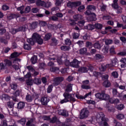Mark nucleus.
<instances>
[{
	"label": "nucleus",
	"instance_id": "61",
	"mask_svg": "<svg viewBox=\"0 0 126 126\" xmlns=\"http://www.w3.org/2000/svg\"><path fill=\"white\" fill-rule=\"evenodd\" d=\"M32 11L33 13H37L39 11V9L38 8H33L32 9Z\"/></svg>",
	"mask_w": 126,
	"mask_h": 126
},
{
	"label": "nucleus",
	"instance_id": "57",
	"mask_svg": "<svg viewBox=\"0 0 126 126\" xmlns=\"http://www.w3.org/2000/svg\"><path fill=\"white\" fill-rule=\"evenodd\" d=\"M87 29H88V30H93V29H94V26L92 25H88L87 26Z\"/></svg>",
	"mask_w": 126,
	"mask_h": 126
},
{
	"label": "nucleus",
	"instance_id": "10",
	"mask_svg": "<svg viewBox=\"0 0 126 126\" xmlns=\"http://www.w3.org/2000/svg\"><path fill=\"white\" fill-rule=\"evenodd\" d=\"M81 4V2L78 1V2H68L67 3V6L68 7H70L71 8H72V7H75V6H79Z\"/></svg>",
	"mask_w": 126,
	"mask_h": 126
},
{
	"label": "nucleus",
	"instance_id": "41",
	"mask_svg": "<svg viewBox=\"0 0 126 126\" xmlns=\"http://www.w3.org/2000/svg\"><path fill=\"white\" fill-rule=\"evenodd\" d=\"M117 27L118 28H121V27H122L123 29H126V25H124V24H121L119 23H117Z\"/></svg>",
	"mask_w": 126,
	"mask_h": 126
},
{
	"label": "nucleus",
	"instance_id": "20",
	"mask_svg": "<svg viewBox=\"0 0 126 126\" xmlns=\"http://www.w3.org/2000/svg\"><path fill=\"white\" fill-rule=\"evenodd\" d=\"M20 16L19 14H11L9 16H7L8 19H13V18H18Z\"/></svg>",
	"mask_w": 126,
	"mask_h": 126
},
{
	"label": "nucleus",
	"instance_id": "1",
	"mask_svg": "<svg viewBox=\"0 0 126 126\" xmlns=\"http://www.w3.org/2000/svg\"><path fill=\"white\" fill-rule=\"evenodd\" d=\"M93 122H94L95 124L98 123L100 126H109L108 124V122H109V119L105 118V115L102 112L98 113L96 116V119L95 118H93Z\"/></svg>",
	"mask_w": 126,
	"mask_h": 126
},
{
	"label": "nucleus",
	"instance_id": "45",
	"mask_svg": "<svg viewBox=\"0 0 126 126\" xmlns=\"http://www.w3.org/2000/svg\"><path fill=\"white\" fill-rule=\"evenodd\" d=\"M116 108L118 109V110L121 111L123 110L124 108H125V106H124V104H119L116 106Z\"/></svg>",
	"mask_w": 126,
	"mask_h": 126
},
{
	"label": "nucleus",
	"instance_id": "13",
	"mask_svg": "<svg viewBox=\"0 0 126 126\" xmlns=\"http://www.w3.org/2000/svg\"><path fill=\"white\" fill-rule=\"evenodd\" d=\"M122 64H121V68H122V70L126 69V58H122L120 60Z\"/></svg>",
	"mask_w": 126,
	"mask_h": 126
},
{
	"label": "nucleus",
	"instance_id": "46",
	"mask_svg": "<svg viewBox=\"0 0 126 126\" xmlns=\"http://www.w3.org/2000/svg\"><path fill=\"white\" fill-rule=\"evenodd\" d=\"M86 46L87 47V48H89V49H91L92 47H93V45H92V43L90 42H87L86 43Z\"/></svg>",
	"mask_w": 126,
	"mask_h": 126
},
{
	"label": "nucleus",
	"instance_id": "22",
	"mask_svg": "<svg viewBox=\"0 0 126 126\" xmlns=\"http://www.w3.org/2000/svg\"><path fill=\"white\" fill-rule=\"evenodd\" d=\"M94 47L95 49H98V50H100L101 48L102 47V46H101V44L99 43V41H97L96 42H95L94 44Z\"/></svg>",
	"mask_w": 126,
	"mask_h": 126
},
{
	"label": "nucleus",
	"instance_id": "64",
	"mask_svg": "<svg viewBox=\"0 0 126 126\" xmlns=\"http://www.w3.org/2000/svg\"><path fill=\"white\" fill-rule=\"evenodd\" d=\"M0 126H7V123H6V121L3 120L1 123Z\"/></svg>",
	"mask_w": 126,
	"mask_h": 126
},
{
	"label": "nucleus",
	"instance_id": "55",
	"mask_svg": "<svg viewBox=\"0 0 126 126\" xmlns=\"http://www.w3.org/2000/svg\"><path fill=\"white\" fill-rule=\"evenodd\" d=\"M106 8H107V5H106L102 4L100 6V10L101 11H105V10H106Z\"/></svg>",
	"mask_w": 126,
	"mask_h": 126
},
{
	"label": "nucleus",
	"instance_id": "17",
	"mask_svg": "<svg viewBox=\"0 0 126 126\" xmlns=\"http://www.w3.org/2000/svg\"><path fill=\"white\" fill-rule=\"evenodd\" d=\"M79 52L81 55H86V56L90 55V54L87 53V49L86 48H81Z\"/></svg>",
	"mask_w": 126,
	"mask_h": 126
},
{
	"label": "nucleus",
	"instance_id": "60",
	"mask_svg": "<svg viewBox=\"0 0 126 126\" xmlns=\"http://www.w3.org/2000/svg\"><path fill=\"white\" fill-rule=\"evenodd\" d=\"M50 6H52V3H51V2H48L46 3H45L44 7H47V8H48V7H50Z\"/></svg>",
	"mask_w": 126,
	"mask_h": 126
},
{
	"label": "nucleus",
	"instance_id": "2",
	"mask_svg": "<svg viewBox=\"0 0 126 126\" xmlns=\"http://www.w3.org/2000/svg\"><path fill=\"white\" fill-rule=\"evenodd\" d=\"M27 41L28 43L32 45L35 44V42H37L39 45L43 44V39L41 38L40 35L36 33L33 34L32 38H28L27 39Z\"/></svg>",
	"mask_w": 126,
	"mask_h": 126
},
{
	"label": "nucleus",
	"instance_id": "29",
	"mask_svg": "<svg viewBox=\"0 0 126 126\" xmlns=\"http://www.w3.org/2000/svg\"><path fill=\"white\" fill-rule=\"evenodd\" d=\"M103 85L104 87L108 88V87L111 86V83L109 81H105L103 82Z\"/></svg>",
	"mask_w": 126,
	"mask_h": 126
},
{
	"label": "nucleus",
	"instance_id": "59",
	"mask_svg": "<svg viewBox=\"0 0 126 126\" xmlns=\"http://www.w3.org/2000/svg\"><path fill=\"white\" fill-rule=\"evenodd\" d=\"M1 25H0V34L1 35L3 34V33H5L6 32V30L5 29H1Z\"/></svg>",
	"mask_w": 126,
	"mask_h": 126
},
{
	"label": "nucleus",
	"instance_id": "34",
	"mask_svg": "<svg viewBox=\"0 0 126 126\" xmlns=\"http://www.w3.org/2000/svg\"><path fill=\"white\" fill-rule=\"evenodd\" d=\"M85 22L84 20H82L81 21L78 22V25L80 27V28H83V26H84V24Z\"/></svg>",
	"mask_w": 126,
	"mask_h": 126
},
{
	"label": "nucleus",
	"instance_id": "38",
	"mask_svg": "<svg viewBox=\"0 0 126 126\" xmlns=\"http://www.w3.org/2000/svg\"><path fill=\"white\" fill-rule=\"evenodd\" d=\"M117 119H118V120H123L125 119V115L122 114H119L117 115Z\"/></svg>",
	"mask_w": 126,
	"mask_h": 126
},
{
	"label": "nucleus",
	"instance_id": "36",
	"mask_svg": "<svg viewBox=\"0 0 126 126\" xmlns=\"http://www.w3.org/2000/svg\"><path fill=\"white\" fill-rule=\"evenodd\" d=\"M20 54H19L17 52H14L11 55V59H13V58H17Z\"/></svg>",
	"mask_w": 126,
	"mask_h": 126
},
{
	"label": "nucleus",
	"instance_id": "25",
	"mask_svg": "<svg viewBox=\"0 0 126 126\" xmlns=\"http://www.w3.org/2000/svg\"><path fill=\"white\" fill-rule=\"evenodd\" d=\"M78 71L79 72H87L88 69L85 67H82L79 69Z\"/></svg>",
	"mask_w": 126,
	"mask_h": 126
},
{
	"label": "nucleus",
	"instance_id": "23",
	"mask_svg": "<svg viewBox=\"0 0 126 126\" xmlns=\"http://www.w3.org/2000/svg\"><path fill=\"white\" fill-rule=\"evenodd\" d=\"M45 2L43 1L38 0L36 2V5H38L39 6H43L45 7Z\"/></svg>",
	"mask_w": 126,
	"mask_h": 126
},
{
	"label": "nucleus",
	"instance_id": "30",
	"mask_svg": "<svg viewBox=\"0 0 126 126\" xmlns=\"http://www.w3.org/2000/svg\"><path fill=\"white\" fill-rule=\"evenodd\" d=\"M33 82L35 83V84H37V85H39V84H41V79L35 78L33 81Z\"/></svg>",
	"mask_w": 126,
	"mask_h": 126
},
{
	"label": "nucleus",
	"instance_id": "58",
	"mask_svg": "<svg viewBox=\"0 0 126 126\" xmlns=\"http://www.w3.org/2000/svg\"><path fill=\"white\" fill-rule=\"evenodd\" d=\"M65 44L68 46H70V45H71V41H70L69 39H66L65 40Z\"/></svg>",
	"mask_w": 126,
	"mask_h": 126
},
{
	"label": "nucleus",
	"instance_id": "7",
	"mask_svg": "<svg viewBox=\"0 0 126 126\" xmlns=\"http://www.w3.org/2000/svg\"><path fill=\"white\" fill-rule=\"evenodd\" d=\"M28 29V27L26 25L23 26V27L20 28L18 30L14 29H10L9 31L10 33L12 34H16V32H18L19 31H26Z\"/></svg>",
	"mask_w": 126,
	"mask_h": 126
},
{
	"label": "nucleus",
	"instance_id": "19",
	"mask_svg": "<svg viewBox=\"0 0 126 126\" xmlns=\"http://www.w3.org/2000/svg\"><path fill=\"white\" fill-rule=\"evenodd\" d=\"M73 19L75 21H78V20H81L83 19V16L81 15H75L73 16Z\"/></svg>",
	"mask_w": 126,
	"mask_h": 126
},
{
	"label": "nucleus",
	"instance_id": "35",
	"mask_svg": "<svg viewBox=\"0 0 126 126\" xmlns=\"http://www.w3.org/2000/svg\"><path fill=\"white\" fill-rule=\"evenodd\" d=\"M87 9L89 10H95L96 9V7L94 5H89L87 7Z\"/></svg>",
	"mask_w": 126,
	"mask_h": 126
},
{
	"label": "nucleus",
	"instance_id": "42",
	"mask_svg": "<svg viewBox=\"0 0 126 126\" xmlns=\"http://www.w3.org/2000/svg\"><path fill=\"white\" fill-rule=\"evenodd\" d=\"M19 124L22 125V126H24L25 125V123H26V119L23 118L18 121Z\"/></svg>",
	"mask_w": 126,
	"mask_h": 126
},
{
	"label": "nucleus",
	"instance_id": "44",
	"mask_svg": "<svg viewBox=\"0 0 126 126\" xmlns=\"http://www.w3.org/2000/svg\"><path fill=\"white\" fill-rule=\"evenodd\" d=\"M24 48L25 50H31V46L26 43L24 44Z\"/></svg>",
	"mask_w": 126,
	"mask_h": 126
},
{
	"label": "nucleus",
	"instance_id": "33",
	"mask_svg": "<svg viewBox=\"0 0 126 126\" xmlns=\"http://www.w3.org/2000/svg\"><path fill=\"white\" fill-rule=\"evenodd\" d=\"M31 28H36V27L37 26V22H34L32 24H30L28 25Z\"/></svg>",
	"mask_w": 126,
	"mask_h": 126
},
{
	"label": "nucleus",
	"instance_id": "52",
	"mask_svg": "<svg viewBox=\"0 0 126 126\" xmlns=\"http://www.w3.org/2000/svg\"><path fill=\"white\" fill-rule=\"evenodd\" d=\"M111 64H112L113 67H117V66L118 65V62L116 60H113Z\"/></svg>",
	"mask_w": 126,
	"mask_h": 126
},
{
	"label": "nucleus",
	"instance_id": "53",
	"mask_svg": "<svg viewBox=\"0 0 126 126\" xmlns=\"http://www.w3.org/2000/svg\"><path fill=\"white\" fill-rule=\"evenodd\" d=\"M63 3V0H56V2L55 3L56 5L59 6V5H61Z\"/></svg>",
	"mask_w": 126,
	"mask_h": 126
},
{
	"label": "nucleus",
	"instance_id": "40",
	"mask_svg": "<svg viewBox=\"0 0 126 126\" xmlns=\"http://www.w3.org/2000/svg\"><path fill=\"white\" fill-rule=\"evenodd\" d=\"M63 60H64V58L63 57H62V58H59L58 59H57V61L59 64H63Z\"/></svg>",
	"mask_w": 126,
	"mask_h": 126
},
{
	"label": "nucleus",
	"instance_id": "14",
	"mask_svg": "<svg viewBox=\"0 0 126 126\" xmlns=\"http://www.w3.org/2000/svg\"><path fill=\"white\" fill-rule=\"evenodd\" d=\"M63 80V77H57L54 79L53 83L54 85H59L60 82H62Z\"/></svg>",
	"mask_w": 126,
	"mask_h": 126
},
{
	"label": "nucleus",
	"instance_id": "8",
	"mask_svg": "<svg viewBox=\"0 0 126 126\" xmlns=\"http://www.w3.org/2000/svg\"><path fill=\"white\" fill-rule=\"evenodd\" d=\"M85 14L87 15H91L90 21H96V14L95 13H92L90 10H87Z\"/></svg>",
	"mask_w": 126,
	"mask_h": 126
},
{
	"label": "nucleus",
	"instance_id": "49",
	"mask_svg": "<svg viewBox=\"0 0 126 126\" xmlns=\"http://www.w3.org/2000/svg\"><path fill=\"white\" fill-rule=\"evenodd\" d=\"M52 91H53V85H51L49 86V87L47 88V93H51Z\"/></svg>",
	"mask_w": 126,
	"mask_h": 126
},
{
	"label": "nucleus",
	"instance_id": "39",
	"mask_svg": "<svg viewBox=\"0 0 126 126\" xmlns=\"http://www.w3.org/2000/svg\"><path fill=\"white\" fill-rule=\"evenodd\" d=\"M118 0H114V4H112V7H113V8H118V3H117V2H118Z\"/></svg>",
	"mask_w": 126,
	"mask_h": 126
},
{
	"label": "nucleus",
	"instance_id": "37",
	"mask_svg": "<svg viewBox=\"0 0 126 126\" xmlns=\"http://www.w3.org/2000/svg\"><path fill=\"white\" fill-rule=\"evenodd\" d=\"M51 34L50 33H47L45 35V37H44V41H48V40H50L51 38Z\"/></svg>",
	"mask_w": 126,
	"mask_h": 126
},
{
	"label": "nucleus",
	"instance_id": "9",
	"mask_svg": "<svg viewBox=\"0 0 126 126\" xmlns=\"http://www.w3.org/2000/svg\"><path fill=\"white\" fill-rule=\"evenodd\" d=\"M80 62L76 59H74L72 62L70 63V66L72 67H75V68H78L79 67V64H80Z\"/></svg>",
	"mask_w": 126,
	"mask_h": 126
},
{
	"label": "nucleus",
	"instance_id": "6",
	"mask_svg": "<svg viewBox=\"0 0 126 126\" xmlns=\"http://www.w3.org/2000/svg\"><path fill=\"white\" fill-rule=\"evenodd\" d=\"M90 112L88 109L87 108L83 109L80 114V119L83 120V119H86V118H88L89 116Z\"/></svg>",
	"mask_w": 126,
	"mask_h": 126
},
{
	"label": "nucleus",
	"instance_id": "5",
	"mask_svg": "<svg viewBox=\"0 0 126 126\" xmlns=\"http://www.w3.org/2000/svg\"><path fill=\"white\" fill-rule=\"evenodd\" d=\"M4 64L3 63H0V69H6L8 66H11L12 65V63L9 60L6 59L4 60Z\"/></svg>",
	"mask_w": 126,
	"mask_h": 126
},
{
	"label": "nucleus",
	"instance_id": "3",
	"mask_svg": "<svg viewBox=\"0 0 126 126\" xmlns=\"http://www.w3.org/2000/svg\"><path fill=\"white\" fill-rule=\"evenodd\" d=\"M63 96L64 99L61 101V104H63V103H67V102H75L76 100L74 98V94H69V93H65L63 94Z\"/></svg>",
	"mask_w": 126,
	"mask_h": 126
},
{
	"label": "nucleus",
	"instance_id": "16",
	"mask_svg": "<svg viewBox=\"0 0 126 126\" xmlns=\"http://www.w3.org/2000/svg\"><path fill=\"white\" fill-rule=\"evenodd\" d=\"M58 114L59 115H61L62 116H68V113L65 110H58Z\"/></svg>",
	"mask_w": 126,
	"mask_h": 126
},
{
	"label": "nucleus",
	"instance_id": "56",
	"mask_svg": "<svg viewBox=\"0 0 126 126\" xmlns=\"http://www.w3.org/2000/svg\"><path fill=\"white\" fill-rule=\"evenodd\" d=\"M85 9V6H84V5H82L79 7V8H78V11H80V12H81L83 11V10H84Z\"/></svg>",
	"mask_w": 126,
	"mask_h": 126
},
{
	"label": "nucleus",
	"instance_id": "28",
	"mask_svg": "<svg viewBox=\"0 0 126 126\" xmlns=\"http://www.w3.org/2000/svg\"><path fill=\"white\" fill-rule=\"evenodd\" d=\"M50 123H51L52 124H54L55 123H56V124H60V121H59L57 117H55L51 119V120L50 121Z\"/></svg>",
	"mask_w": 126,
	"mask_h": 126
},
{
	"label": "nucleus",
	"instance_id": "47",
	"mask_svg": "<svg viewBox=\"0 0 126 126\" xmlns=\"http://www.w3.org/2000/svg\"><path fill=\"white\" fill-rule=\"evenodd\" d=\"M30 11H31V7L29 6H27L25 9V13H29Z\"/></svg>",
	"mask_w": 126,
	"mask_h": 126
},
{
	"label": "nucleus",
	"instance_id": "4",
	"mask_svg": "<svg viewBox=\"0 0 126 126\" xmlns=\"http://www.w3.org/2000/svg\"><path fill=\"white\" fill-rule=\"evenodd\" d=\"M95 97L97 99H99V100L106 101L107 100H109L110 99V95L106 94L104 92L98 93L95 94Z\"/></svg>",
	"mask_w": 126,
	"mask_h": 126
},
{
	"label": "nucleus",
	"instance_id": "21",
	"mask_svg": "<svg viewBox=\"0 0 126 126\" xmlns=\"http://www.w3.org/2000/svg\"><path fill=\"white\" fill-rule=\"evenodd\" d=\"M24 107H25V103L23 102H20L18 103V109H19V110L23 109Z\"/></svg>",
	"mask_w": 126,
	"mask_h": 126
},
{
	"label": "nucleus",
	"instance_id": "27",
	"mask_svg": "<svg viewBox=\"0 0 126 126\" xmlns=\"http://www.w3.org/2000/svg\"><path fill=\"white\" fill-rule=\"evenodd\" d=\"M37 60H38L36 56H34L31 58V62L33 64H35L37 63Z\"/></svg>",
	"mask_w": 126,
	"mask_h": 126
},
{
	"label": "nucleus",
	"instance_id": "11",
	"mask_svg": "<svg viewBox=\"0 0 126 126\" xmlns=\"http://www.w3.org/2000/svg\"><path fill=\"white\" fill-rule=\"evenodd\" d=\"M18 61L20 62V60H19L18 59H16L13 61V63H15V64L13 65L12 67L16 70H17L19 69V68H20L19 65H18L17 64L18 63Z\"/></svg>",
	"mask_w": 126,
	"mask_h": 126
},
{
	"label": "nucleus",
	"instance_id": "48",
	"mask_svg": "<svg viewBox=\"0 0 126 126\" xmlns=\"http://www.w3.org/2000/svg\"><path fill=\"white\" fill-rule=\"evenodd\" d=\"M112 75L113 76V77H114V78H118L119 74L118 73V72L114 71L112 73Z\"/></svg>",
	"mask_w": 126,
	"mask_h": 126
},
{
	"label": "nucleus",
	"instance_id": "18",
	"mask_svg": "<svg viewBox=\"0 0 126 126\" xmlns=\"http://www.w3.org/2000/svg\"><path fill=\"white\" fill-rule=\"evenodd\" d=\"M35 97V95H31L30 94H28L26 95V99L28 102H32V101L34 99Z\"/></svg>",
	"mask_w": 126,
	"mask_h": 126
},
{
	"label": "nucleus",
	"instance_id": "62",
	"mask_svg": "<svg viewBox=\"0 0 126 126\" xmlns=\"http://www.w3.org/2000/svg\"><path fill=\"white\" fill-rule=\"evenodd\" d=\"M27 84L28 85H30H30H32V84H33V81L32 80H30V79L28 80L27 81Z\"/></svg>",
	"mask_w": 126,
	"mask_h": 126
},
{
	"label": "nucleus",
	"instance_id": "50",
	"mask_svg": "<svg viewBox=\"0 0 126 126\" xmlns=\"http://www.w3.org/2000/svg\"><path fill=\"white\" fill-rule=\"evenodd\" d=\"M105 44L106 45H110L111 44H112L113 43V40H111V39H106L105 40Z\"/></svg>",
	"mask_w": 126,
	"mask_h": 126
},
{
	"label": "nucleus",
	"instance_id": "15",
	"mask_svg": "<svg viewBox=\"0 0 126 126\" xmlns=\"http://www.w3.org/2000/svg\"><path fill=\"white\" fill-rule=\"evenodd\" d=\"M41 102L43 105H47L48 103L50 102V98L48 97H42L41 99Z\"/></svg>",
	"mask_w": 126,
	"mask_h": 126
},
{
	"label": "nucleus",
	"instance_id": "43",
	"mask_svg": "<svg viewBox=\"0 0 126 126\" xmlns=\"http://www.w3.org/2000/svg\"><path fill=\"white\" fill-rule=\"evenodd\" d=\"M95 28L96 29H102V27H103V25L100 24H95L94 25Z\"/></svg>",
	"mask_w": 126,
	"mask_h": 126
},
{
	"label": "nucleus",
	"instance_id": "32",
	"mask_svg": "<svg viewBox=\"0 0 126 126\" xmlns=\"http://www.w3.org/2000/svg\"><path fill=\"white\" fill-rule=\"evenodd\" d=\"M50 70L51 71H56V72H60V69L56 67H52L51 68H50Z\"/></svg>",
	"mask_w": 126,
	"mask_h": 126
},
{
	"label": "nucleus",
	"instance_id": "63",
	"mask_svg": "<svg viewBox=\"0 0 126 126\" xmlns=\"http://www.w3.org/2000/svg\"><path fill=\"white\" fill-rule=\"evenodd\" d=\"M64 63L65 65H66V66H69V65H70V63L69 62V61L68 60H66Z\"/></svg>",
	"mask_w": 126,
	"mask_h": 126
},
{
	"label": "nucleus",
	"instance_id": "54",
	"mask_svg": "<svg viewBox=\"0 0 126 126\" xmlns=\"http://www.w3.org/2000/svg\"><path fill=\"white\" fill-rule=\"evenodd\" d=\"M106 68H107L106 66L103 65H101L99 67V70L100 71H105V70H106Z\"/></svg>",
	"mask_w": 126,
	"mask_h": 126
},
{
	"label": "nucleus",
	"instance_id": "51",
	"mask_svg": "<svg viewBox=\"0 0 126 126\" xmlns=\"http://www.w3.org/2000/svg\"><path fill=\"white\" fill-rule=\"evenodd\" d=\"M102 52L104 54H108V52H109V47H106L103 48Z\"/></svg>",
	"mask_w": 126,
	"mask_h": 126
},
{
	"label": "nucleus",
	"instance_id": "26",
	"mask_svg": "<svg viewBox=\"0 0 126 126\" xmlns=\"http://www.w3.org/2000/svg\"><path fill=\"white\" fill-rule=\"evenodd\" d=\"M61 49L62 51H69L70 50V47L69 46H62L61 47Z\"/></svg>",
	"mask_w": 126,
	"mask_h": 126
},
{
	"label": "nucleus",
	"instance_id": "12",
	"mask_svg": "<svg viewBox=\"0 0 126 126\" xmlns=\"http://www.w3.org/2000/svg\"><path fill=\"white\" fill-rule=\"evenodd\" d=\"M91 92H90L84 96L79 94H76V98H77V99H82V100H83V99H85L86 98H87V97L91 96Z\"/></svg>",
	"mask_w": 126,
	"mask_h": 126
},
{
	"label": "nucleus",
	"instance_id": "24",
	"mask_svg": "<svg viewBox=\"0 0 126 126\" xmlns=\"http://www.w3.org/2000/svg\"><path fill=\"white\" fill-rule=\"evenodd\" d=\"M17 10L20 11V13L21 14L25 13V9H24V6H21V7H18Z\"/></svg>",
	"mask_w": 126,
	"mask_h": 126
},
{
	"label": "nucleus",
	"instance_id": "31",
	"mask_svg": "<svg viewBox=\"0 0 126 126\" xmlns=\"http://www.w3.org/2000/svg\"><path fill=\"white\" fill-rule=\"evenodd\" d=\"M72 90V85L68 84L66 89V91L67 92H70V91H71Z\"/></svg>",
	"mask_w": 126,
	"mask_h": 126
}]
</instances>
